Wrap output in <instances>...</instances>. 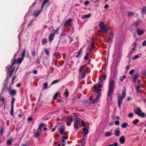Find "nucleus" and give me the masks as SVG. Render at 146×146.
Returning <instances> with one entry per match:
<instances>
[{
  "instance_id": "41",
  "label": "nucleus",
  "mask_w": 146,
  "mask_h": 146,
  "mask_svg": "<svg viewBox=\"0 0 146 146\" xmlns=\"http://www.w3.org/2000/svg\"><path fill=\"white\" fill-rule=\"evenodd\" d=\"M59 80H55L53 81L52 82V83H51V84L52 85L53 84L56 83L58 82H59Z\"/></svg>"
},
{
  "instance_id": "36",
  "label": "nucleus",
  "mask_w": 146,
  "mask_h": 146,
  "mask_svg": "<svg viewBox=\"0 0 146 146\" xmlns=\"http://www.w3.org/2000/svg\"><path fill=\"white\" fill-rule=\"evenodd\" d=\"M125 77H126L125 75H123L122 77H120V80L121 82L123 81V80L125 78Z\"/></svg>"
},
{
  "instance_id": "22",
  "label": "nucleus",
  "mask_w": 146,
  "mask_h": 146,
  "mask_svg": "<svg viewBox=\"0 0 146 146\" xmlns=\"http://www.w3.org/2000/svg\"><path fill=\"white\" fill-rule=\"evenodd\" d=\"M91 15L90 14H88L87 15H85L82 16V18L83 19H85L87 18H88L90 17Z\"/></svg>"
},
{
  "instance_id": "34",
  "label": "nucleus",
  "mask_w": 146,
  "mask_h": 146,
  "mask_svg": "<svg viewBox=\"0 0 146 146\" xmlns=\"http://www.w3.org/2000/svg\"><path fill=\"white\" fill-rule=\"evenodd\" d=\"M136 51L135 48L132 47L131 50L130 51V52L131 53H134L136 52Z\"/></svg>"
},
{
  "instance_id": "25",
  "label": "nucleus",
  "mask_w": 146,
  "mask_h": 146,
  "mask_svg": "<svg viewBox=\"0 0 146 146\" xmlns=\"http://www.w3.org/2000/svg\"><path fill=\"white\" fill-rule=\"evenodd\" d=\"M112 133L111 132H107L105 133L106 136H110L111 135Z\"/></svg>"
},
{
  "instance_id": "18",
  "label": "nucleus",
  "mask_w": 146,
  "mask_h": 146,
  "mask_svg": "<svg viewBox=\"0 0 146 146\" xmlns=\"http://www.w3.org/2000/svg\"><path fill=\"white\" fill-rule=\"evenodd\" d=\"M72 22V19H69L68 20L65 21L64 25H70L71 24Z\"/></svg>"
},
{
  "instance_id": "24",
  "label": "nucleus",
  "mask_w": 146,
  "mask_h": 146,
  "mask_svg": "<svg viewBox=\"0 0 146 146\" xmlns=\"http://www.w3.org/2000/svg\"><path fill=\"white\" fill-rule=\"evenodd\" d=\"M16 91L14 90H11L10 91V93L11 95H15V94Z\"/></svg>"
},
{
  "instance_id": "42",
  "label": "nucleus",
  "mask_w": 146,
  "mask_h": 146,
  "mask_svg": "<svg viewBox=\"0 0 146 146\" xmlns=\"http://www.w3.org/2000/svg\"><path fill=\"white\" fill-rule=\"evenodd\" d=\"M64 130V129L63 128H61L60 130V133L61 134H62Z\"/></svg>"
},
{
  "instance_id": "15",
  "label": "nucleus",
  "mask_w": 146,
  "mask_h": 146,
  "mask_svg": "<svg viewBox=\"0 0 146 146\" xmlns=\"http://www.w3.org/2000/svg\"><path fill=\"white\" fill-rule=\"evenodd\" d=\"M42 11V10H38L37 11H36L34 13V16L35 17H37L38 15L41 13Z\"/></svg>"
},
{
  "instance_id": "21",
  "label": "nucleus",
  "mask_w": 146,
  "mask_h": 146,
  "mask_svg": "<svg viewBox=\"0 0 146 146\" xmlns=\"http://www.w3.org/2000/svg\"><path fill=\"white\" fill-rule=\"evenodd\" d=\"M39 130H38L36 132L34 133L33 136L35 137H39L40 135V133L38 131Z\"/></svg>"
},
{
  "instance_id": "58",
  "label": "nucleus",
  "mask_w": 146,
  "mask_h": 146,
  "mask_svg": "<svg viewBox=\"0 0 146 146\" xmlns=\"http://www.w3.org/2000/svg\"><path fill=\"white\" fill-rule=\"evenodd\" d=\"M32 120V118L31 117H29L28 118V120L29 121H31Z\"/></svg>"
},
{
  "instance_id": "19",
  "label": "nucleus",
  "mask_w": 146,
  "mask_h": 146,
  "mask_svg": "<svg viewBox=\"0 0 146 146\" xmlns=\"http://www.w3.org/2000/svg\"><path fill=\"white\" fill-rule=\"evenodd\" d=\"M69 94V92L67 89H66L65 90V92L64 93V96L66 97L67 98L68 96V95Z\"/></svg>"
},
{
  "instance_id": "7",
  "label": "nucleus",
  "mask_w": 146,
  "mask_h": 146,
  "mask_svg": "<svg viewBox=\"0 0 146 146\" xmlns=\"http://www.w3.org/2000/svg\"><path fill=\"white\" fill-rule=\"evenodd\" d=\"M86 68H84V66H81L79 68V72L80 75H81L82 73H83L84 72H86Z\"/></svg>"
},
{
  "instance_id": "16",
  "label": "nucleus",
  "mask_w": 146,
  "mask_h": 146,
  "mask_svg": "<svg viewBox=\"0 0 146 146\" xmlns=\"http://www.w3.org/2000/svg\"><path fill=\"white\" fill-rule=\"evenodd\" d=\"M84 127V128L82 130L84 132V134L85 135H87L88 133V131L86 127V126L85 125V127Z\"/></svg>"
},
{
  "instance_id": "52",
  "label": "nucleus",
  "mask_w": 146,
  "mask_h": 146,
  "mask_svg": "<svg viewBox=\"0 0 146 146\" xmlns=\"http://www.w3.org/2000/svg\"><path fill=\"white\" fill-rule=\"evenodd\" d=\"M14 70V68H13V70H11L10 71V75L11 76L13 72V71Z\"/></svg>"
},
{
  "instance_id": "12",
  "label": "nucleus",
  "mask_w": 146,
  "mask_h": 146,
  "mask_svg": "<svg viewBox=\"0 0 146 146\" xmlns=\"http://www.w3.org/2000/svg\"><path fill=\"white\" fill-rule=\"evenodd\" d=\"M119 140L120 143L121 144L124 143L125 141V137L124 136H122L120 137Z\"/></svg>"
},
{
  "instance_id": "49",
  "label": "nucleus",
  "mask_w": 146,
  "mask_h": 146,
  "mask_svg": "<svg viewBox=\"0 0 146 146\" xmlns=\"http://www.w3.org/2000/svg\"><path fill=\"white\" fill-rule=\"evenodd\" d=\"M139 57V56L138 55H135V57H133L132 58V59H136L138 58Z\"/></svg>"
},
{
  "instance_id": "3",
  "label": "nucleus",
  "mask_w": 146,
  "mask_h": 146,
  "mask_svg": "<svg viewBox=\"0 0 146 146\" xmlns=\"http://www.w3.org/2000/svg\"><path fill=\"white\" fill-rule=\"evenodd\" d=\"M114 83V80H111L109 84V90L108 92V97H110L112 94L113 90Z\"/></svg>"
},
{
  "instance_id": "5",
  "label": "nucleus",
  "mask_w": 146,
  "mask_h": 146,
  "mask_svg": "<svg viewBox=\"0 0 146 146\" xmlns=\"http://www.w3.org/2000/svg\"><path fill=\"white\" fill-rule=\"evenodd\" d=\"M134 112L137 115L142 117H144L145 115L144 113L142 112L141 109L137 107L136 109L134 111Z\"/></svg>"
},
{
  "instance_id": "56",
  "label": "nucleus",
  "mask_w": 146,
  "mask_h": 146,
  "mask_svg": "<svg viewBox=\"0 0 146 146\" xmlns=\"http://www.w3.org/2000/svg\"><path fill=\"white\" fill-rule=\"evenodd\" d=\"M140 88V86L139 85H137L136 87V90H139Z\"/></svg>"
},
{
  "instance_id": "8",
  "label": "nucleus",
  "mask_w": 146,
  "mask_h": 146,
  "mask_svg": "<svg viewBox=\"0 0 146 146\" xmlns=\"http://www.w3.org/2000/svg\"><path fill=\"white\" fill-rule=\"evenodd\" d=\"M23 59V58H21L18 59L17 60H15L12 63V65H13L15 64L16 63L20 64L22 62Z\"/></svg>"
},
{
  "instance_id": "1",
  "label": "nucleus",
  "mask_w": 146,
  "mask_h": 146,
  "mask_svg": "<svg viewBox=\"0 0 146 146\" xmlns=\"http://www.w3.org/2000/svg\"><path fill=\"white\" fill-rule=\"evenodd\" d=\"M101 87V85L100 84V82H99L98 84H95L94 85V90L98 94L96 96V98L94 99L93 102L92 103L95 104L97 103L98 101V99L100 96L101 89L99 88Z\"/></svg>"
},
{
  "instance_id": "35",
  "label": "nucleus",
  "mask_w": 146,
  "mask_h": 146,
  "mask_svg": "<svg viewBox=\"0 0 146 146\" xmlns=\"http://www.w3.org/2000/svg\"><path fill=\"white\" fill-rule=\"evenodd\" d=\"M47 40L46 38L43 39L42 41V44H43L47 42Z\"/></svg>"
},
{
  "instance_id": "43",
  "label": "nucleus",
  "mask_w": 146,
  "mask_h": 146,
  "mask_svg": "<svg viewBox=\"0 0 146 146\" xmlns=\"http://www.w3.org/2000/svg\"><path fill=\"white\" fill-rule=\"evenodd\" d=\"M134 71H135V70L134 69H132V70H131L129 72V74H130L131 75H132L133 74V73L134 72Z\"/></svg>"
},
{
  "instance_id": "27",
  "label": "nucleus",
  "mask_w": 146,
  "mask_h": 146,
  "mask_svg": "<svg viewBox=\"0 0 146 146\" xmlns=\"http://www.w3.org/2000/svg\"><path fill=\"white\" fill-rule=\"evenodd\" d=\"M25 49H24L23 50V51L22 52L21 54L22 58H23V59L24 57H25Z\"/></svg>"
},
{
  "instance_id": "46",
  "label": "nucleus",
  "mask_w": 146,
  "mask_h": 146,
  "mask_svg": "<svg viewBox=\"0 0 146 146\" xmlns=\"http://www.w3.org/2000/svg\"><path fill=\"white\" fill-rule=\"evenodd\" d=\"M81 53V49L79 51V52H78V54L76 56V57L78 58V57L80 55Z\"/></svg>"
},
{
  "instance_id": "48",
  "label": "nucleus",
  "mask_w": 146,
  "mask_h": 146,
  "mask_svg": "<svg viewBox=\"0 0 146 146\" xmlns=\"http://www.w3.org/2000/svg\"><path fill=\"white\" fill-rule=\"evenodd\" d=\"M119 122L118 120H117L115 122V124L116 125H119Z\"/></svg>"
},
{
  "instance_id": "10",
  "label": "nucleus",
  "mask_w": 146,
  "mask_h": 146,
  "mask_svg": "<svg viewBox=\"0 0 146 146\" xmlns=\"http://www.w3.org/2000/svg\"><path fill=\"white\" fill-rule=\"evenodd\" d=\"M137 34L139 36L142 35L143 34L144 32L143 30L139 29H137Z\"/></svg>"
},
{
  "instance_id": "40",
  "label": "nucleus",
  "mask_w": 146,
  "mask_h": 146,
  "mask_svg": "<svg viewBox=\"0 0 146 146\" xmlns=\"http://www.w3.org/2000/svg\"><path fill=\"white\" fill-rule=\"evenodd\" d=\"M89 56V53H87L86 54V55L85 57L84 58V59L85 60H86L88 59Z\"/></svg>"
},
{
  "instance_id": "23",
  "label": "nucleus",
  "mask_w": 146,
  "mask_h": 146,
  "mask_svg": "<svg viewBox=\"0 0 146 146\" xmlns=\"http://www.w3.org/2000/svg\"><path fill=\"white\" fill-rule=\"evenodd\" d=\"M141 13L142 15H144L146 13V6L143 7Z\"/></svg>"
},
{
  "instance_id": "37",
  "label": "nucleus",
  "mask_w": 146,
  "mask_h": 146,
  "mask_svg": "<svg viewBox=\"0 0 146 146\" xmlns=\"http://www.w3.org/2000/svg\"><path fill=\"white\" fill-rule=\"evenodd\" d=\"M120 98H123V99L125 97V92L122 93V96H120Z\"/></svg>"
},
{
  "instance_id": "20",
  "label": "nucleus",
  "mask_w": 146,
  "mask_h": 146,
  "mask_svg": "<svg viewBox=\"0 0 146 146\" xmlns=\"http://www.w3.org/2000/svg\"><path fill=\"white\" fill-rule=\"evenodd\" d=\"M46 126V125L43 123H41L39 125V127L38 128V130H40L41 129V128L44 127Z\"/></svg>"
},
{
  "instance_id": "17",
  "label": "nucleus",
  "mask_w": 146,
  "mask_h": 146,
  "mask_svg": "<svg viewBox=\"0 0 146 146\" xmlns=\"http://www.w3.org/2000/svg\"><path fill=\"white\" fill-rule=\"evenodd\" d=\"M86 135L84 134L82 137V143H83V145L86 142Z\"/></svg>"
},
{
  "instance_id": "4",
  "label": "nucleus",
  "mask_w": 146,
  "mask_h": 146,
  "mask_svg": "<svg viewBox=\"0 0 146 146\" xmlns=\"http://www.w3.org/2000/svg\"><path fill=\"white\" fill-rule=\"evenodd\" d=\"M78 123L79 124H81L83 127L85 126V124L84 121L80 119L79 118H75L74 120V127L76 129H77V128L76 126V123Z\"/></svg>"
},
{
  "instance_id": "28",
  "label": "nucleus",
  "mask_w": 146,
  "mask_h": 146,
  "mask_svg": "<svg viewBox=\"0 0 146 146\" xmlns=\"http://www.w3.org/2000/svg\"><path fill=\"white\" fill-rule=\"evenodd\" d=\"M48 0H43V2L42 4V6L41 7V9H42L44 5H45L46 3L48 2Z\"/></svg>"
},
{
  "instance_id": "14",
  "label": "nucleus",
  "mask_w": 146,
  "mask_h": 146,
  "mask_svg": "<svg viewBox=\"0 0 146 146\" xmlns=\"http://www.w3.org/2000/svg\"><path fill=\"white\" fill-rule=\"evenodd\" d=\"M114 132L115 135L116 136H118L119 135L120 132L119 129H115L114 131Z\"/></svg>"
},
{
  "instance_id": "30",
  "label": "nucleus",
  "mask_w": 146,
  "mask_h": 146,
  "mask_svg": "<svg viewBox=\"0 0 146 146\" xmlns=\"http://www.w3.org/2000/svg\"><path fill=\"white\" fill-rule=\"evenodd\" d=\"M134 13L132 12H128L127 13V15L128 17H130L134 15Z\"/></svg>"
},
{
  "instance_id": "2",
  "label": "nucleus",
  "mask_w": 146,
  "mask_h": 146,
  "mask_svg": "<svg viewBox=\"0 0 146 146\" xmlns=\"http://www.w3.org/2000/svg\"><path fill=\"white\" fill-rule=\"evenodd\" d=\"M99 29L100 31H104V33L107 34L109 31V29L104 22H101L99 24Z\"/></svg>"
},
{
  "instance_id": "11",
  "label": "nucleus",
  "mask_w": 146,
  "mask_h": 146,
  "mask_svg": "<svg viewBox=\"0 0 146 146\" xmlns=\"http://www.w3.org/2000/svg\"><path fill=\"white\" fill-rule=\"evenodd\" d=\"M123 100V98H121L119 97L118 98V105L119 108L121 107V103Z\"/></svg>"
},
{
  "instance_id": "60",
  "label": "nucleus",
  "mask_w": 146,
  "mask_h": 146,
  "mask_svg": "<svg viewBox=\"0 0 146 146\" xmlns=\"http://www.w3.org/2000/svg\"><path fill=\"white\" fill-rule=\"evenodd\" d=\"M4 98L3 97H1V102H3L4 101Z\"/></svg>"
},
{
  "instance_id": "63",
  "label": "nucleus",
  "mask_w": 146,
  "mask_h": 146,
  "mask_svg": "<svg viewBox=\"0 0 146 146\" xmlns=\"http://www.w3.org/2000/svg\"><path fill=\"white\" fill-rule=\"evenodd\" d=\"M15 76L13 78V79L12 80V82L11 83V84H13V83L14 82V80H15Z\"/></svg>"
},
{
  "instance_id": "53",
  "label": "nucleus",
  "mask_w": 146,
  "mask_h": 146,
  "mask_svg": "<svg viewBox=\"0 0 146 146\" xmlns=\"http://www.w3.org/2000/svg\"><path fill=\"white\" fill-rule=\"evenodd\" d=\"M11 108L10 111H13L14 106L11 105Z\"/></svg>"
},
{
  "instance_id": "31",
  "label": "nucleus",
  "mask_w": 146,
  "mask_h": 146,
  "mask_svg": "<svg viewBox=\"0 0 146 146\" xmlns=\"http://www.w3.org/2000/svg\"><path fill=\"white\" fill-rule=\"evenodd\" d=\"M58 96V93L57 92L55 93L53 97V100H54L56 99L57 97Z\"/></svg>"
},
{
  "instance_id": "61",
  "label": "nucleus",
  "mask_w": 146,
  "mask_h": 146,
  "mask_svg": "<svg viewBox=\"0 0 146 146\" xmlns=\"http://www.w3.org/2000/svg\"><path fill=\"white\" fill-rule=\"evenodd\" d=\"M33 73L34 74H36L37 73V71L36 70H34L33 71Z\"/></svg>"
},
{
  "instance_id": "13",
  "label": "nucleus",
  "mask_w": 146,
  "mask_h": 146,
  "mask_svg": "<svg viewBox=\"0 0 146 146\" xmlns=\"http://www.w3.org/2000/svg\"><path fill=\"white\" fill-rule=\"evenodd\" d=\"M55 34V33H52L50 35L49 38V40L50 42H51L53 39Z\"/></svg>"
},
{
  "instance_id": "59",
  "label": "nucleus",
  "mask_w": 146,
  "mask_h": 146,
  "mask_svg": "<svg viewBox=\"0 0 146 146\" xmlns=\"http://www.w3.org/2000/svg\"><path fill=\"white\" fill-rule=\"evenodd\" d=\"M57 126H55V128H53L52 129V132H54V131L55 130V129H56V128L57 127Z\"/></svg>"
},
{
  "instance_id": "38",
  "label": "nucleus",
  "mask_w": 146,
  "mask_h": 146,
  "mask_svg": "<svg viewBox=\"0 0 146 146\" xmlns=\"http://www.w3.org/2000/svg\"><path fill=\"white\" fill-rule=\"evenodd\" d=\"M44 52L48 56L49 55V52L48 50V49L46 48L45 49V50L44 51Z\"/></svg>"
},
{
  "instance_id": "39",
  "label": "nucleus",
  "mask_w": 146,
  "mask_h": 146,
  "mask_svg": "<svg viewBox=\"0 0 146 146\" xmlns=\"http://www.w3.org/2000/svg\"><path fill=\"white\" fill-rule=\"evenodd\" d=\"M139 77V75L138 74H135L133 77V78L137 80Z\"/></svg>"
},
{
  "instance_id": "57",
  "label": "nucleus",
  "mask_w": 146,
  "mask_h": 146,
  "mask_svg": "<svg viewBox=\"0 0 146 146\" xmlns=\"http://www.w3.org/2000/svg\"><path fill=\"white\" fill-rule=\"evenodd\" d=\"M109 6L107 4L104 7V8L105 9H107L108 7Z\"/></svg>"
},
{
  "instance_id": "6",
  "label": "nucleus",
  "mask_w": 146,
  "mask_h": 146,
  "mask_svg": "<svg viewBox=\"0 0 146 146\" xmlns=\"http://www.w3.org/2000/svg\"><path fill=\"white\" fill-rule=\"evenodd\" d=\"M74 118L73 116H68L67 117L66 120V123L68 126L71 125V123L72 122Z\"/></svg>"
},
{
  "instance_id": "55",
  "label": "nucleus",
  "mask_w": 146,
  "mask_h": 146,
  "mask_svg": "<svg viewBox=\"0 0 146 146\" xmlns=\"http://www.w3.org/2000/svg\"><path fill=\"white\" fill-rule=\"evenodd\" d=\"M89 1H85V2L84 3V4H85L86 5L88 4H89Z\"/></svg>"
},
{
  "instance_id": "54",
  "label": "nucleus",
  "mask_w": 146,
  "mask_h": 146,
  "mask_svg": "<svg viewBox=\"0 0 146 146\" xmlns=\"http://www.w3.org/2000/svg\"><path fill=\"white\" fill-rule=\"evenodd\" d=\"M12 67L11 66H7L6 67V68L9 71V69L10 68H12Z\"/></svg>"
},
{
  "instance_id": "9",
  "label": "nucleus",
  "mask_w": 146,
  "mask_h": 146,
  "mask_svg": "<svg viewBox=\"0 0 146 146\" xmlns=\"http://www.w3.org/2000/svg\"><path fill=\"white\" fill-rule=\"evenodd\" d=\"M68 139V137L67 136H63L62 140V146H64L66 142V140Z\"/></svg>"
},
{
  "instance_id": "47",
  "label": "nucleus",
  "mask_w": 146,
  "mask_h": 146,
  "mask_svg": "<svg viewBox=\"0 0 146 146\" xmlns=\"http://www.w3.org/2000/svg\"><path fill=\"white\" fill-rule=\"evenodd\" d=\"M136 46V43L134 42L132 45V47L133 48H135Z\"/></svg>"
},
{
  "instance_id": "26",
  "label": "nucleus",
  "mask_w": 146,
  "mask_h": 146,
  "mask_svg": "<svg viewBox=\"0 0 146 146\" xmlns=\"http://www.w3.org/2000/svg\"><path fill=\"white\" fill-rule=\"evenodd\" d=\"M128 125V124L126 123H124L121 124V127L122 128H125Z\"/></svg>"
},
{
  "instance_id": "29",
  "label": "nucleus",
  "mask_w": 146,
  "mask_h": 146,
  "mask_svg": "<svg viewBox=\"0 0 146 146\" xmlns=\"http://www.w3.org/2000/svg\"><path fill=\"white\" fill-rule=\"evenodd\" d=\"M139 121V120L138 119H136L132 121V123L135 125L137 124Z\"/></svg>"
},
{
  "instance_id": "51",
  "label": "nucleus",
  "mask_w": 146,
  "mask_h": 146,
  "mask_svg": "<svg viewBox=\"0 0 146 146\" xmlns=\"http://www.w3.org/2000/svg\"><path fill=\"white\" fill-rule=\"evenodd\" d=\"M142 45L143 46H145L146 45V40L144 41L142 43Z\"/></svg>"
},
{
  "instance_id": "45",
  "label": "nucleus",
  "mask_w": 146,
  "mask_h": 146,
  "mask_svg": "<svg viewBox=\"0 0 146 146\" xmlns=\"http://www.w3.org/2000/svg\"><path fill=\"white\" fill-rule=\"evenodd\" d=\"M133 114L132 113H129L128 115V116L130 118L133 116Z\"/></svg>"
},
{
  "instance_id": "62",
  "label": "nucleus",
  "mask_w": 146,
  "mask_h": 146,
  "mask_svg": "<svg viewBox=\"0 0 146 146\" xmlns=\"http://www.w3.org/2000/svg\"><path fill=\"white\" fill-rule=\"evenodd\" d=\"M106 78V76L105 75H104L103 78V80H104Z\"/></svg>"
},
{
  "instance_id": "33",
  "label": "nucleus",
  "mask_w": 146,
  "mask_h": 146,
  "mask_svg": "<svg viewBox=\"0 0 146 146\" xmlns=\"http://www.w3.org/2000/svg\"><path fill=\"white\" fill-rule=\"evenodd\" d=\"M118 146V144L117 143H114L113 144H110L107 146Z\"/></svg>"
},
{
  "instance_id": "32",
  "label": "nucleus",
  "mask_w": 146,
  "mask_h": 146,
  "mask_svg": "<svg viewBox=\"0 0 146 146\" xmlns=\"http://www.w3.org/2000/svg\"><path fill=\"white\" fill-rule=\"evenodd\" d=\"M13 139H9L7 141V143L9 145H11L13 141Z\"/></svg>"
},
{
  "instance_id": "44",
  "label": "nucleus",
  "mask_w": 146,
  "mask_h": 146,
  "mask_svg": "<svg viewBox=\"0 0 146 146\" xmlns=\"http://www.w3.org/2000/svg\"><path fill=\"white\" fill-rule=\"evenodd\" d=\"M15 99L14 98H13L12 99V101H11V105H13V106H14L13 105V104H14V103L15 102Z\"/></svg>"
},
{
  "instance_id": "50",
  "label": "nucleus",
  "mask_w": 146,
  "mask_h": 146,
  "mask_svg": "<svg viewBox=\"0 0 146 146\" xmlns=\"http://www.w3.org/2000/svg\"><path fill=\"white\" fill-rule=\"evenodd\" d=\"M47 83H45L44 84V86L45 89H46L47 87Z\"/></svg>"
},
{
  "instance_id": "64",
  "label": "nucleus",
  "mask_w": 146,
  "mask_h": 146,
  "mask_svg": "<svg viewBox=\"0 0 146 146\" xmlns=\"http://www.w3.org/2000/svg\"><path fill=\"white\" fill-rule=\"evenodd\" d=\"M94 44V43L93 42H92L91 44V48H93L92 46Z\"/></svg>"
}]
</instances>
